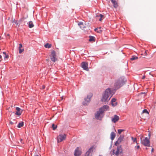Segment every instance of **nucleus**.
<instances>
[{"mask_svg":"<svg viewBox=\"0 0 156 156\" xmlns=\"http://www.w3.org/2000/svg\"><path fill=\"white\" fill-rule=\"evenodd\" d=\"M135 147L137 149H138L140 148V147L139 145H138L137 146H135Z\"/></svg>","mask_w":156,"mask_h":156,"instance_id":"33","label":"nucleus"},{"mask_svg":"<svg viewBox=\"0 0 156 156\" xmlns=\"http://www.w3.org/2000/svg\"><path fill=\"white\" fill-rule=\"evenodd\" d=\"M124 138V136H120L119 137L117 141L115 142V145H117V144H119L123 140Z\"/></svg>","mask_w":156,"mask_h":156,"instance_id":"11","label":"nucleus"},{"mask_svg":"<svg viewBox=\"0 0 156 156\" xmlns=\"http://www.w3.org/2000/svg\"><path fill=\"white\" fill-rule=\"evenodd\" d=\"M61 100H62L63 99V97H61Z\"/></svg>","mask_w":156,"mask_h":156,"instance_id":"44","label":"nucleus"},{"mask_svg":"<svg viewBox=\"0 0 156 156\" xmlns=\"http://www.w3.org/2000/svg\"><path fill=\"white\" fill-rule=\"evenodd\" d=\"M143 113H148V112L147 109H144V110H143Z\"/></svg>","mask_w":156,"mask_h":156,"instance_id":"31","label":"nucleus"},{"mask_svg":"<svg viewBox=\"0 0 156 156\" xmlns=\"http://www.w3.org/2000/svg\"><path fill=\"white\" fill-rule=\"evenodd\" d=\"M131 139H132V140H133V142H135L137 144H138V143H137V140H136V138H134L133 137H132Z\"/></svg>","mask_w":156,"mask_h":156,"instance_id":"26","label":"nucleus"},{"mask_svg":"<svg viewBox=\"0 0 156 156\" xmlns=\"http://www.w3.org/2000/svg\"><path fill=\"white\" fill-rule=\"evenodd\" d=\"M13 22H14V23H16V20H15V19H14L13 20Z\"/></svg>","mask_w":156,"mask_h":156,"instance_id":"37","label":"nucleus"},{"mask_svg":"<svg viewBox=\"0 0 156 156\" xmlns=\"http://www.w3.org/2000/svg\"><path fill=\"white\" fill-rule=\"evenodd\" d=\"M113 94L110 88L106 89L102 95L101 101L104 102H108L112 96Z\"/></svg>","mask_w":156,"mask_h":156,"instance_id":"1","label":"nucleus"},{"mask_svg":"<svg viewBox=\"0 0 156 156\" xmlns=\"http://www.w3.org/2000/svg\"><path fill=\"white\" fill-rule=\"evenodd\" d=\"M50 56L51 60L53 62H55L58 59L56 57V53L55 51H51Z\"/></svg>","mask_w":156,"mask_h":156,"instance_id":"7","label":"nucleus"},{"mask_svg":"<svg viewBox=\"0 0 156 156\" xmlns=\"http://www.w3.org/2000/svg\"><path fill=\"white\" fill-rule=\"evenodd\" d=\"M81 154V152L79 150V148L77 147L75 150L74 155L75 156H79Z\"/></svg>","mask_w":156,"mask_h":156,"instance_id":"14","label":"nucleus"},{"mask_svg":"<svg viewBox=\"0 0 156 156\" xmlns=\"http://www.w3.org/2000/svg\"><path fill=\"white\" fill-rule=\"evenodd\" d=\"M66 137V135L65 134H60L57 137L58 143L65 140Z\"/></svg>","mask_w":156,"mask_h":156,"instance_id":"6","label":"nucleus"},{"mask_svg":"<svg viewBox=\"0 0 156 156\" xmlns=\"http://www.w3.org/2000/svg\"><path fill=\"white\" fill-rule=\"evenodd\" d=\"M99 156H101V155H99Z\"/></svg>","mask_w":156,"mask_h":156,"instance_id":"48","label":"nucleus"},{"mask_svg":"<svg viewBox=\"0 0 156 156\" xmlns=\"http://www.w3.org/2000/svg\"><path fill=\"white\" fill-rule=\"evenodd\" d=\"M119 119V117L116 115H115L114 117L112 118V121L114 123H115L117 122Z\"/></svg>","mask_w":156,"mask_h":156,"instance_id":"13","label":"nucleus"},{"mask_svg":"<svg viewBox=\"0 0 156 156\" xmlns=\"http://www.w3.org/2000/svg\"><path fill=\"white\" fill-rule=\"evenodd\" d=\"M145 76L144 75L143 76L142 79H145Z\"/></svg>","mask_w":156,"mask_h":156,"instance_id":"38","label":"nucleus"},{"mask_svg":"<svg viewBox=\"0 0 156 156\" xmlns=\"http://www.w3.org/2000/svg\"><path fill=\"white\" fill-rule=\"evenodd\" d=\"M115 136V134L114 132H112L111 134V138L112 140H114Z\"/></svg>","mask_w":156,"mask_h":156,"instance_id":"18","label":"nucleus"},{"mask_svg":"<svg viewBox=\"0 0 156 156\" xmlns=\"http://www.w3.org/2000/svg\"><path fill=\"white\" fill-rule=\"evenodd\" d=\"M81 66H82V68L84 70H86L87 71L89 70L88 68L87 67L88 64L87 63L85 62H83L82 63Z\"/></svg>","mask_w":156,"mask_h":156,"instance_id":"10","label":"nucleus"},{"mask_svg":"<svg viewBox=\"0 0 156 156\" xmlns=\"http://www.w3.org/2000/svg\"><path fill=\"white\" fill-rule=\"evenodd\" d=\"M19 53L20 54H21L22 52L24 51V49L23 48L21 49V48H19Z\"/></svg>","mask_w":156,"mask_h":156,"instance_id":"29","label":"nucleus"},{"mask_svg":"<svg viewBox=\"0 0 156 156\" xmlns=\"http://www.w3.org/2000/svg\"><path fill=\"white\" fill-rule=\"evenodd\" d=\"M94 31H95L97 32L98 33H101L102 31L101 30V28L100 27L98 28H96L94 29Z\"/></svg>","mask_w":156,"mask_h":156,"instance_id":"20","label":"nucleus"},{"mask_svg":"<svg viewBox=\"0 0 156 156\" xmlns=\"http://www.w3.org/2000/svg\"><path fill=\"white\" fill-rule=\"evenodd\" d=\"M52 128L53 130H55L57 128V126H55V124H53L52 125Z\"/></svg>","mask_w":156,"mask_h":156,"instance_id":"27","label":"nucleus"},{"mask_svg":"<svg viewBox=\"0 0 156 156\" xmlns=\"http://www.w3.org/2000/svg\"><path fill=\"white\" fill-rule=\"evenodd\" d=\"M2 56L1 55H0V62H1V60H2Z\"/></svg>","mask_w":156,"mask_h":156,"instance_id":"36","label":"nucleus"},{"mask_svg":"<svg viewBox=\"0 0 156 156\" xmlns=\"http://www.w3.org/2000/svg\"><path fill=\"white\" fill-rule=\"evenodd\" d=\"M126 82V80L123 77H122L119 79L115 84L114 86L115 89H117L120 88Z\"/></svg>","mask_w":156,"mask_h":156,"instance_id":"3","label":"nucleus"},{"mask_svg":"<svg viewBox=\"0 0 156 156\" xmlns=\"http://www.w3.org/2000/svg\"><path fill=\"white\" fill-rule=\"evenodd\" d=\"M45 88V86L44 85L42 86V89H44Z\"/></svg>","mask_w":156,"mask_h":156,"instance_id":"39","label":"nucleus"},{"mask_svg":"<svg viewBox=\"0 0 156 156\" xmlns=\"http://www.w3.org/2000/svg\"><path fill=\"white\" fill-rule=\"evenodd\" d=\"M9 56L8 55H6L5 57V58H9Z\"/></svg>","mask_w":156,"mask_h":156,"instance_id":"35","label":"nucleus"},{"mask_svg":"<svg viewBox=\"0 0 156 156\" xmlns=\"http://www.w3.org/2000/svg\"><path fill=\"white\" fill-rule=\"evenodd\" d=\"M22 140H23L22 139H20V142H22Z\"/></svg>","mask_w":156,"mask_h":156,"instance_id":"43","label":"nucleus"},{"mask_svg":"<svg viewBox=\"0 0 156 156\" xmlns=\"http://www.w3.org/2000/svg\"><path fill=\"white\" fill-rule=\"evenodd\" d=\"M34 156H41V155L38 152H36Z\"/></svg>","mask_w":156,"mask_h":156,"instance_id":"30","label":"nucleus"},{"mask_svg":"<svg viewBox=\"0 0 156 156\" xmlns=\"http://www.w3.org/2000/svg\"><path fill=\"white\" fill-rule=\"evenodd\" d=\"M23 47L22 45L21 44H19V48H22Z\"/></svg>","mask_w":156,"mask_h":156,"instance_id":"32","label":"nucleus"},{"mask_svg":"<svg viewBox=\"0 0 156 156\" xmlns=\"http://www.w3.org/2000/svg\"><path fill=\"white\" fill-rule=\"evenodd\" d=\"M10 123L12 125V124H13V123L12 122H10Z\"/></svg>","mask_w":156,"mask_h":156,"instance_id":"42","label":"nucleus"},{"mask_svg":"<svg viewBox=\"0 0 156 156\" xmlns=\"http://www.w3.org/2000/svg\"><path fill=\"white\" fill-rule=\"evenodd\" d=\"M148 136H149V137H150V133H149V134H148Z\"/></svg>","mask_w":156,"mask_h":156,"instance_id":"46","label":"nucleus"},{"mask_svg":"<svg viewBox=\"0 0 156 156\" xmlns=\"http://www.w3.org/2000/svg\"><path fill=\"white\" fill-rule=\"evenodd\" d=\"M124 131V129H119L118 130V133L119 134H120L121 133Z\"/></svg>","mask_w":156,"mask_h":156,"instance_id":"28","label":"nucleus"},{"mask_svg":"<svg viewBox=\"0 0 156 156\" xmlns=\"http://www.w3.org/2000/svg\"><path fill=\"white\" fill-rule=\"evenodd\" d=\"M28 24L29 26V27L30 28H32L34 26L32 22L31 21H30L29 22Z\"/></svg>","mask_w":156,"mask_h":156,"instance_id":"19","label":"nucleus"},{"mask_svg":"<svg viewBox=\"0 0 156 156\" xmlns=\"http://www.w3.org/2000/svg\"><path fill=\"white\" fill-rule=\"evenodd\" d=\"M3 54H4L5 55H6V52H3Z\"/></svg>","mask_w":156,"mask_h":156,"instance_id":"41","label":"nucleus"},{"mask_svg":"<svg viewBox=\"0 0 156 156\" xmlns=\"http://www.w3.org/2000/svg\"><path fill=\"white\" fill-rule=\"evenodd\" d=\"M154 148H152V149H151V152H153L154 151Z\"/></svg>","mask_w":156,"mask_h":156,"instance_id":"40","label":"nucleus"},{"mask_svg":"<svg viewBox=\"0 0 156 156\" xmlns=\"http://www.w3.org/2000/svg\"><path fill=\"white\" fill-rule=\"evenodd\" d=\"M49 60L48 59H46V61H47V62L49 61Z\"/></svg>","mask_w":156,"mask_h":156,"instance_id":"45","label":"nucleus"},{"mask_svg":"<svg viewBox=\"0 0 156 156\" xmlns=\"http://www.w3.org/2000/svg\"><path fill=\"white\" fill-rule=\"evenodd\" d=\"M92 96L91 94L88 95L87 97L84 99V101L83 102V105H87L90 101V98Z\"/></svg>","mask_w":156,"mask_h":156,"instance_id":"8","label":"nucleus"},{"mask_svg":"<svg viewBox=\"0 0 156 156\" xmlns=\"http://www.w3.org/2000/svg\"><path fill=\"white\" fill-rule=\"evenodd\" d=\"M94 150V147L92 146L86 152V156H91L92 153Z\"/></svg>","mask_w":156,"mask_h":156,"instance_id":"9","label":"nucleus"},{"mask_svg":"<svg viewBox=\"0 0 156 156\" xmlns=\"http://www.w3.org/2000/svg\"><path fill=\"white\" fill-rule=\"evenodd\" d=\"M103 17V15L101 14H99L96 16V18L97 20H98L100 21L102 20V18Z\"/></svg>","mask_w":156,"mask_h":156,"instance_id":"16","label":"nucleus"},{"mask_svg":"<svg viewBox=\"0 0 156 156\" xmlns=\"http://www.w3.org/2000/svg\"><path fill=\"white\" fill-rule=\"evenodd\" d=\"M108 108L107 105H104L99 109L97 113L95 114V118L97 119L101 120L103 117V113L105 110H107Z\"/></svg>","mask_w":156,"mask_h":156,"instance_id":"2","label":"nucleus"},{"mask_svg":"<svg viewBox=\"0 0 156 156\" xmlns=\"http://www.w3.org/2000/svg\"><path fill=\"white\" fill-rule=\"evenodd\" d=\"M23 124H24V123H23V122H20L19 123L17 127L18 128H20L23 126Z\"/></svg>","mask_w":156,"mask_h":156,"instance_id":"23","label":"nucleus"},{"mask_svg":"<svg viewBox=\"0 0 156 156\" xmlns=\"http://www.w3.org/2000/svg\"><path fill=\"white\" fill-rule=\"evenodd\" d=\"M78 25L80 26V27L81 28H84L85 27L83 26V23L82 22H80L78 23Z\"/></svg>","mask_w":156,"mask_h":156,"instance_id":"21","label":"nucleus"},{"mask_svg":"<svg viewBox=\"0 0 156 156\" xmlns=\"http://www.w3.org/2000/svg\"><path fill=\"white\" fill-rule=\"evenodd\" d=\"M90 39H89V41H94V37L93 36H90L89 37Z\"/></svg>","mask_w":156,"mask_h":156,"instance_id":"25","label":"nucleus"},{"mask_svg":"<svg viewBox=\"0 0 156 156\" xmlns=\"http://www.w3.org/2000/svg\"><path fill=\"white\" fill-rule=\"evenodd\" d=\"M1 39V37L0 36V40Z\"/></svg>","mask_w":156,"mask_h":156,"instance_id":"47","label":"nucleus"},{"mask_svg":"<svg viewBox=\"0 0 156 156\" xmlns=\"http://www.w3.org/2000/svg\"><path fill=\"white\" fill-rule=\"evenodd\" d=\"M138 58L136 56H132V57L130 58V59L131 60H134L136 59H138Z\"/></svg>","mask_w":156,"mask_h":156,"instance_id":"22","label":"nucleus"},{"mask_svg":"<svg viewBox=\"0 0 156 156\" xmlns=\"http://www.w3.org/2000/svg\"><path fill=\"white\" fill-rule=\"evenodd\" d=\"M111 1L113 4V6L115 8H116L118 6V4L117 2L115 0H111Z\"/></svg>","mask_w":156,"mask_h":156,"instance_id":"17","label":"nucleus"},{"mask_svg":"<svg viewBox=\"0 0 156 156\" xmlns=\"http://www.w3.org/2000/svg\"><path fill=\"white\" fill-rule=\"evenodd\" d=\"M51 46V44H49L48 43H47L44 45V47L47 48H50Z\"/></svg>","mask_w":156,"mask_h":156,"instance_id":"24","label":"nucleus"},{"mask_svg":"<svg viewBox=\"0 0 156 156\" xmlns=\"http://www.w3.org/2000/svg\"><path fill=\"white\" fill-rule=\"evenodd\" d=\"M116 99L115 98H112L111 100L112 105L113 106H115L117 105V102H116Z\"/></svg>","mask_w":156,"mask_h":156,"instance_id":"15","label":"nucleus"},{"mask_svg":"<svg viewBox=\"0 0 156 156\" xmlns=\"http://www.w3.org/2000/svg\"><path fill=\"white\" fill-rule=\"evenodd\" d=\"M143 136L140 137V142L141 144L145 146L150 147V143L149 140L146 137L144 139H142Z\"/></svg>","mask_w":156,"mask_h":156,"instance_id":"4","label":"nucleus"},{"mask_svg":"<svg viewBox=\"0 0 156 156\" xmlns=\"http://www.w3.org/2000/svg\"><path fill=\"white\" fill-rule=\"evenodd\" d=\"M144 55L145 56H147V51H146L144 53Z\"/></svg>","mask_w":156,"mask_h":156,"instance_id":"34","label":"nucleus"},{"mask_svg":"<svg viewBox=\"0 0 156 156\" xmlns=\"http://www.w3.org/2000/svg\"><path fill=\"white\" fill-rule=\"evenodd\" d=\"M113 154H115L116 156H118L119 154H122V150L121 147H118L116 151H115V150H113Z\"/></svg>","mask_w":156,"mask_h":156,"instance_id":"5","label":"nucleus"},{"mask_svg":"<svg viewBox=\"0 0 156 156\" xmlns=\"http://www.w3.org/2000/svg\"><path fill=\"white\" fill-rule=\"evenodd\" d=\"M16 109L17 112H16L15 114L17 115H20L22 113L23 110H21L20 108L18 107H16Z\"/></svg>","mask_w":156,"mask_h":156,"instance_id":"12","label":"nucleus"}]
</instances>
